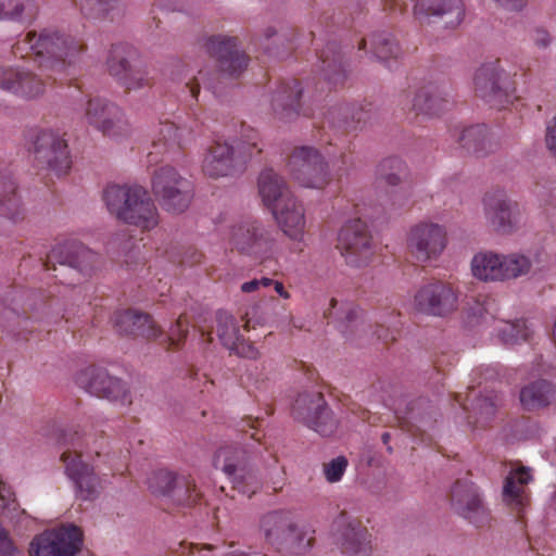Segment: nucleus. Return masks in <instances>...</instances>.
I'll return each instance as SVG.
<instances>
[{
    "mask_svg": "<svg viewBox=\"0 0 556 556\" xmlns=\"http://www.w3.org/2000/svg\"><path fill=\"white\" fill-rule=\"evenodd\" d=\"M293 417L323 437L332 435L338 422L321 393H302L292 406Z\"/></svg>",
    "mask_w": 556,
    "mask_h": 556,
    "instance_id": "dca6fc26",
    "label": "nucleus"
},
{
    "mask_svg": "<svg viewBox=\"0 0 556 556\" xmlns=\"http://www.w3.org/2000/svg\"><path fill=\"white\" fill-rule=\"evenodd\" d=\"M87 122L108 137L126 136L130 125L123 111L114 103L101 98L89 99L85 109Z\"/></svg>",
    "mask_w": 556,
    "mask_h": 556,
    "instance_id": "aec40b11",
    "label": "nucleus"
},
{
    "mask_svg": "<svg viewBox=\"0 0 556 556\" xmlns=\"http://www.w3.org/2000/svg\"><path fill=\"white\" fill-rule=\"evenodd\" d=\"M463 0H416L414 15L419 22L442 23L446 28H456L465 17Z\"/></svg>",
    "mask_w": 556,
    "mask_h": 556,
    "instance_id": "5701e85b",
    "label": "nucleus"
},
{
    "mask_svg": "<svg viewBox=\"0 0 556 556\" xmlns=\"http://www.w3.org/2000/svg\"><path fill=\"white\" fill-rule=\"evenodd\" d=\"M532 480L528 468L520 467L510 471L503 486V501L519 519L529 505L530 496L527 484Z\"/></svg>",
    "mask_w": 556,
    "mask_h": 556,
    "instance_id": "c85d7f7f",
    "label": "nucleus"
},
{
    "mask_svg": "<svg viewBox=\"0 0 556 556\" xmlns=\"http://www.w3.org/2000/svg\"><path fill=\"white\" fill-rule=\"evenodd\" d=\"M214 466L228 476L233 490L248 497L261 489V481L250 466V454L239 446L220 447L214 456Z\"/></svg>",
    "mask_w": 556,
    "mask_h": 556,
    "instance_id": "0eeeda50",
    "label": "nucleus"
},
{
    "mask_svg": "<svg viewBox=\"0 0 556 556\" xmlns=\"http://www.w3.org/2000/svg\"><path fill=\"white\" fill-rule=\"evenodd\" d=\"M320 61V72L323 79L328 85V89L343 86L346 78L342 64V56L336 42H329L325 50L318 54Z\"/></svg>",
    "mask_w": 556,
    "mask_h": 556,
    "instance_id": "f704fd0d",
    "label": "nucleus"
},
{
    "mask_svg": "<svg viewBox=\"0 0 556 556\" xmlns=\"http://www.w3.org/2000/svg\"><path fill=\"white\" fill-rule=\"evenodd\" d=\"M478 407L481 414L493 415L495 413L496 404L492 397L485 396L479 400Z\"/></svg>",
    "mask_w": 556,
    "mask_h": 556,
    "instance_id": "e2e57ef3",
    "label": "nucleus"
},
{
    "mask_svg": "<svg viewBox=\"0 0 556 556\" xmlns=\"http://www.w3.org/2000/svg\"><path fill=\"white\" fill-rule=\"evenodd\" d=\"M98 255L76 240H67L52 248L47 255L43 266L47 270H56L55 263L60 266L89 275L97 262Z\"/></svg>",
    "mask_w": 556,
    "mask_h": 556,
    "instance_id": "412c9836",
    "label": "nucleus"
},
{
    "mask_svg": "<svg viewBox=\"0 0 556 556\" xmlns=\"http://www.w3.org/2000/svg\"><path fill=\"white\" fill-rule=\"evenodd\" d=\"M414 307L426 315L447 316L458 307V290L448 281L430 280L416 291Z\"/></svg>",
    "mask_w": 556,
    "mask_h": 556,
    "instance_id": "4468645a",
    "label": "nucleus"
},
{
    "mask_svg": "<svg viewBox=\"0 0 556 556\" xmlns=\"http://www.w3.org/2000/svg\"><path fill=\"white\" fill-rule=\"evenodd\" d=\"M261 529L266 541L280 545L295 538L296 528L290 515L282 510L270 511L261 519Z\"/></svg>",
    "mask_w": 556,
    "mask_h": 556,
    "instance_id": "72a5a7b5",
    "label": "nucleus"
},
{
    "mask_svg": "<svg viewBox=\"0 0 556 556\" xmlns=\"http://www.w3.org/2000/svg\"><path fill=\"white\" fill-rule=\"evenodd\" d=\"M271 38H274L273 43L275 45H283L286 41L288 42V46L291 47L295 38V30L285 25H281L279 28L269 26L265 29L263 41L260 45L264 48L266 53L279 55V52L274 51V49L269 47V43H267Z\"/></svg>",
    "mask_w": 556,
    "mask_h": 556,
    "instance_id": "de8ad7c7",
    "label": "nucleus"
},
{
    "mask_svg": "<svg viewBox=\"0 0 556 556\" xmlns=\"http://www.w3.org/2000/svg\"><path fill=\"white\" fill-rule=\"evenodd\" d=\"M83 530L74 525L46 530L31 540L29 556H75L83 546Z\"/></svg>",
    "mask_w": 556,
    "mask_h": 556,
    "instance_id": "9d476101",
    "label": "nucleus"
},
{
    "mask_svg": "<svg viewBox=\"0 0 556 556\" xmlns=\"http://www.w3.org/2000/svg\"><path fill=\"white\" fill-rule=\"evenodd\" d=\"M496 329L497 336L504 344L526 342L531 336V330L523 319L515 321L501 320Z\"/></svg>",
    "mask_w": 556,
    "mask_h": 556,
    "instance_id": "79ce46f5",
    "label": "nucleus"
},
{
    "mask_svg": "<svg viewBox=\"0 0 556 556\" xmlns=\"http://www.w3.org/2000/svg\"><path fill=\"white\" fill-rule=\"evenodd\" d=\"M206 52L217 60L222 74L238 77L248 66V56L238 50L236 37L211 36L204 42Z\"/></svg>",
    "mask_w": 556,
    "mask_h": 556,
    "instance_id": "4be33fe9",
    "label": "nucleus"
},
{
    "mask_svg": "<svg viewBox=\"0 0 556 556\" xmlns=\"http://www.w3.org/2000/svg\"><path fill=\"white\" fill-rule=\"evenodd\" d=\"M325 315L338 323V329L346 338L366 331L367 325L363 317V311L353 302H339L337 299H331L330 307Z\"/></svg>",
    "mask_w": 556,
    "mask_h": 556,
    "instance_id": "7c9ffc66",
    "label": "nucleus"
},
{
    "mask_svg": "<svg viewBox=\"0 0 556 556\" xmlns=\"http://www.w3.org/2000/svg\"><path fill=\"white\" fill-rule=\"evenodd\" d=\"M409 255L420 264L435 261L447 245V232L443 225L419 222L410 227L406 239Z\"/></svg>",
    "mask_w": 556,
    "mask_h": 556,
    "instance_id": "1a4fd4ad",
    "label": "nucleus"
},
{
    "mask_svg": "<svg viewBox=\"0 0 556 556\" xmlns=\"http://www.w3.org/2000/svg\"><path fill=\"white\" fill-rule=\"evenodd\" d=\"M225 556H267L266 554H260V553H256V552H252V551H248V552H243V551H232L228 554H226Z\"/></svg>",
    "mask_w": 556,
    "mask_h": 556,
    "instance_id": "774afa93",
    "label": "nucleus"
},
{
    "mask_svg": "<svg viewBox=\"0 0 556 556\" xmlns=\"http://www.w3.org/2000/svg\"><path fill=\"white\" fill-rule=\"evenodd\" d=\"M503 75L504 71L501 68L500 61L496 60L482 64L476 71L473 78L477 96L500 110L506 109L516 99L515 88Z\"/></svg>",
    "mask_w": 556,
    "mask_h": 556,
    "instance_id": "f8f14e48",
    "label": "nucleus"
},
{
    "mask_svg": "<svg viewBox=\"0 0 556 556\" xmlns=\"http://www.w3.org/2000/svg\"><path fill=\"white\" fill-rule=\"evenodd\" d=\"M532 41L539 48H546L551 42V36L545 29L536 28L532 34Z\"/></svg>",
    "mask_w": 556,
    "mask_h": 556,
    "instance_id": "680f3d73",
    "label": "nucleus"
},
{
    "mask_svg": "<svg viewBox=\"0 0 556 556\" xmlns=\"http://www.w3.org/2000/svg\"><path fill=\"white\" fill-rule=\"evenodd\" d=\"M217 336L223 345L228 350L237 344V340L243 337L236 319L226 313L217 315Z\"/></svg>",
    "mask_w": 556,
    "mask_h": 556,
    "instance_id": "a18cd8bd",
    "label": "nucleus"
},
{
    "mask_svg": "<svg viewBox=\"0 0 556 556\" xmlns=\"http://www.w3.org/2000/svg\"><path fill=\"white\" fill-rule=\"evenodd\" d=\"M257 188L264 206L269 211L286 202L287 198L293 197L285 179L271 168L260 174Z\"/></svg>",
    "mask_w": 556,
    "mask_h": 556,
    "instance_id": "473e14b6",
    "label": "nucleus"
},
{
    "mask_svg": "<svg viewBox=\"0 0 556 556\" xmlns=\"http://www.w3.org/2000/svg\"><path fill=\"white\" fill-rule=\"evenodd\" d=\"M112 323L121 334L142 337L148 340H154L163 336L162 329L149 314L134 309L115 312Z\"/></svg>",
    "mask_w": 556,
    "mask_h": 556,
    "instance_id": "a878e982",
    "label": "nucleus"
},
{
    "mask_svg": "<svg viewBox=\"0 0 556 556\" xmlns=\"http://www.w3.org/2000/svg\"><path fill=\"white\" fill-rule=\"evenodd\" d=\"M287 168L290 176L302 187L324 189L331 181L328 163L312 147H296L290 154Z\"/></svg>",
    "mask_w": 556,
    "mask_h": 556,
    "instance_id": "6e6552de",
    "label": "nucleus"
},
{
    "mask_svg": "<svg viewBox=\"0 0 556 556\" xmlns=\"http://www.w3.org/2000/svg\"><path fill=\"white\" fill-rule=\"evenodd\" d=\"M419 425H412L408 427V432L416 438L419 439L421 442L426 441V428L429 426L428 420H425L424 418H420L418 420Z\"/></svg>",
    "mask_w": 556,
    "mask_h": 556,
    "instance_id": "052dcab7",
    "label": "nucleus"
},
{
    "mask_svg": "<svg viewBox=\"0 0 556 556\" xmlns=\"http://www.w3.org/2000/svg\"><path fill=\"white\" fill-rule=\"evenodd\" d=\"M199 75L200 77H197L193 81L186 84V88L189 90L192 99H197L200 91V79L202 78V72H199Z\"/></svg>",
    "mask_w": 556,
    "mask_h": 556,
    "instance_id": "69168bd1",
    "label": "nucleus"
},
{
    "mask_svg": "<svg viewBox=\"0 0 556 556\" xmlns=\"http://www.w3.org/2000/svg\"><path fill=\"white\" fill-rule=\"evenodd\" d=\"M185 127H178L172 122L161 123L156 137L153 139L154 151L148 153L149 163L156 162V154L185 144Z\"/></svg>",
    "mask_w": 556,
    "mask_h": 556,
    "instance_id": "e433bc0d",
    "label": "nucleus"
},
{
    "mask_svg": "<svg viewBox=\"0 0 556 556\" xmlns=\"http://www.w3.org/2000/svg\"><path fill=\"white\" fill-rule=\"evenodd\" d=\"M103 200L109 212L118 220L141 231H150L160 223L157 207L141 186H109L103 191Z\"/></svg>",
    "mask_w": 556,
    "mask_h": 556,
    "instance_id": "f03ea898",
    "label": "nucleus"
},
{
    "mask_svg": "<svg viewBox=\"0 0 556 556\" xmlns=\"http://www.w3.org/2000/svg\"><path fill=\"white\" fill-rule=\"evenodd\" d=\"M451 134L458 148L467 154L484 156L493 152L497 147L484 124L455 127Z\"/></svg>",
    "mask_w": 556,
    "mask_h": 556,
    "instance_id": "cd10ccee",
    "label": "nucleus"
},
{
    "mask_svg": "<svg viewBox=\"0 0 556 556\" xmlns=\"http://www.w3.org/2000/svg\"><path fill=\"white\" fill-rule=\"evenodd\" d=\"M138 51L128 43L112 45L106 61L110 74L116 77L127 90L150 85L148 73L138 65Z\"/></svg>",
    "mask_w": 556,
    "mask_h": 556,
    "instance_id": "2eb2a0df",
    "label": "nucleus"
},
{
    "mask_svg": "<svg viewBox=\"0 0 556 556\" xmlns=\"http://www.w3.org/2000/svg\"><path fill=\"white\" fill-rule=\"evenodd\" d=\"M0 216L14 223L23 220L25 208L17 192V184L9 168L0 169Z\"/></svg>",
    "mask_w": 556,
    "mask_h": 556,
    "instance_id": "2f4dec72",
    "label": "nucleus"
},
{
    "mask_svg": "<svg viewBox=\"0 0 556 556\" xmlns=\"http://www.w3.org/2000/svg\"><path fill=\"white\" fill-rule=\"evenodd\" d=\"M400 324V314L395 309H389L387 313L376 314V329L374 334L378 340L389 343L396 340L399 334L397 325Z\"/></svg>",
    "mask_w": 556,
    "mask_h": 556,
    "instance_id": "c03bdc74",
    "label": "nucleus"
},
{
    "mask_svg": "<svg viewBox=\"0 0 556 556\" xmlns=\"http://www.w3.org/2000/svg\"><path fill=\"white\" fill-rule=\"evenodd\" d=\"M412 190L409 187L400 186L391 191L384 202V208L389 213H399L410 206Z\"/></svg>",
    "mask_w": 556,
    "mask_h": 556,
    "instance_id": "8fccbe9b",
    "label": "nucleus"
},
{
    "mask_svg": "<svg viewBox=\"0 0 556 556\" xmlns=\"http://www.w3.org/2000/svg\"><path fill=\"white\" fill-rule=\"evenodd\" d=\"M64 451L61 462L65 473L74 482L76 495L83 501H93L100 495L102 480L96 473L93 466L81 459L85 451V439L77 431H64L59 439Z\"/></svg>",
    "mask_w": 556,
    "mask_h": 556,
    "instance_id": "7ed1b4c3",
    "label": "nucleus"
},
{
    "mask_svg": "<svg viewBox=\"0 0 556 556\" xmlns=\"http://www.w3.org/2000/svg\"><path fill=\"white\" fill-rule=\"evenodd\" d=\"M168 497L177 506L192 507L201 503L202 494L190 476L179 475Z\"/></svg>",
    "mask_w": 556,
    "mask_h": 556,
    "instance_id": "a19ab883",
    "label": "nucleus"
},
{
    "mask_svg": "<svg viewBox=\"0 0 556 556\" xmlns=\"http://www.w3.org/2000/svg\"><path fill=\"white\" fill-rule=\"evenodd\" d=\"M275 235L276 231L261 220L243 217L228 227L225 238L231 250L264 261L275 252Z\"/></svg>",
    "mask_w": 556,
    "mask_h": 556,
    "instance_id": "39448f33",
    "label": "nucleus"
},
{
    "mask_svg": "<svg viewBox=\"0 0 556 556\" xmlns=\"http://www.w3.org/2000/svg\"><path fill=\"white\" fill-rule=\"evenodd\" d=\"M349 462L344 456H338L324 464V475L328 482L334 483L342 479Z\"/></svg>",
    "mask_w": 556,
    "mask_h": 556,
    "instance_id": "864d4df0",
    "label": "nucleus"
},
{
    "mask_svg": "<svg viewBox=\"0 0 556 556\" xmlns=\"http://www.w3.org/2000/svg\"><path fill=\"white\" fill-rule=\"evenodd\" d=\"M151 189L160 206L173 214L185 212L193 198L191 182L170 165L154 170Z\"/></svg>",
    "mask_w": 556,
    "mask_h": 556,
    "instance_id": "423d86ee",
    "label": "nucleus"
},
{
    "mask_svg": "<svg viewBox=\"0 0 556 556\" xmlns=\"http://www.w3.org/2000/svg\"><path fill=\"white\" fill-rule=\"evenodd\" d=\"M399 103L407 114L435 116L447 110L452 94L447 85L428 83L418 89L403 92Z\"/></svg>",
    "mask_w": 556,
    "mask_h": 556,
    "instance_id": "9b49d317",
    "label": "nucleus"
},
{
    "mask_svg": "<svg viewBox=\"0 0 556 556\" xmlns=\"http://www.w3.org/2000/svg\"><path fill=\"white\" fill-rule=\"evenodd\" d=\"M177 478V475L165 469H160L153 472L148 479V485L153 493L169 496L173 486L176 484Z\"/></svg>",
    "mask_w": 556,
    "mask_h": 556,
    "instance_id": "09e8293b",
    "label": "nucleus"
},
{
    "mask_svg": "<svg viewBox=\"0 0 556 556\" xmlns=\"http://www.w3.org/2000/svg\"><path fill=\"white\" fill-rule=\"evenodd\" d=\"M488 222L502 233L511 232L518 225V208L501 190L488 192L483 198Z\"/></svg>",
    "mask_w": 556,
    "mask_h": 556,
    "instance_id": "393cba45",
    "label": "nucleus"
},
{
    "mask_svg": "<svg viewBox=\"0 0 556 556\" xmlns=\"http://www.w3.org/2000/svg\"><path fill=\"white\" fill-rule=\"evenodd\" d=\"M203 254L195 248H188L180 260L182 266H194L202 262Z\"/></svg>",
    "mask_w": 556,
    "mask_h": 556,
    "instance_id": "4d7b16f0",
    "label": "nucleus"
},
{
    "mask_svg": "<svg viewBox=\"0 0 556 556\" xmlns=\"http://www.w3.org/2000/svg\"><path fill=\"white\" fill-rule=\"evenodd\" d=\"M546 144L548 150L556 157V116L546 129Z\"/></svg>",
    "mask_w": 556,
    "mask_h": 556,
    "instance_id": "bf43d9fd",
    "label": "nucleus"
},
{
    "mask_svg": "<svg viewBox=\"0 0 556 556\" xmlns=\"http://www.w3.org/2000/svg\"><path fill=\"white\" fill-rule=\"evenodd\" d=\"M73 3L86 18L91 20H113L121 12L117 0H73Z\"/></svg>",
    "mask_w": 556,
    "mask_h": 556,
    "instance_id": "58836bf2",
    "label": "nucleus"
},
{
    "mask_svg": "<svg viewBox=\"0 0 556 556\" xmlns=\"http://www.w3.org/2000/svg\"><path fill=\"white\" fill-rule=\"evenodd\" d=\"M451 505L459 516L477 528L490 525V511L483 504L475 483L467 480L456 481L451 490Z\"/></svg>",
    "mask_w": 556,
    "mask_h": 556,
    "instance_id": "a211bd4d",
    "label": "nucleus"
},
{
    "mask_svg": "<svg viewBox=\"0 0 556 556\" xmlns=\"http://www.w3.org/2000/svg\"><path fill=\"white\" fill-rule=\"evenodd\" d=\"M555 396L553 386L546 380H538L520 391V402L525 409L534 410L551 404Z\"/></svg>",
    "mask_w": 556,
    "mask_h": 556,
    "instance_id": "4c0bfd02",
    "label": "nucleus"
},
{
    "mask_svg": "<svg viewBox=\"0 0 556 556\" xmlns=\"http://www.w3.org/2000/svg\"><path fill=\"white\" fill-rule=\"evenodd\" d=\"M229 350L241 357L250 359H256L260 356L258 350L243 337H240L239 340H237V344Z\"/></svg>",
    "mask_w": 556,
    "mask_h": 556,
    "instance_id": "5fc2aeb1",
    "label": "nucleus"
},
{
    "mask_svg": "<svg viewBox=\"0 0 556 556\" xmlns=\"http://www.w3.org/2000/svg\"><path fill=\"white\" fill-rule=\"evenodd\" d=\"M27 5L28 0H0V21L20 20Z\"/></svg>",
    "mask_w": 556,
    "mask_h": 556,
    "instance_id": "603ef678",
    "label": "nucleus"
},
{
    "mask_svg": "<svg viewBox=\"0 0 556 556\" xmlns=\"http://www.w3.org/2000/svg\"><path fill=\"white\" fill-rule=\"evenodd\" d=\"M407 176L406 164L397 156L383 159L377 166L376 178L390 187L401 186Z\"/></svg>",
    "mask_w": 556,
    "mask_h": 556,
    "instance_id": "ea45409f",
    "label": "nucleus"
},
{
    "mask_svg": "<svg viewBox=\"0 0 556 556\" xmlns=\"http://www.w3.org/2000/svg\"><path fill=\"white\" fill-rule=\"evenodd\" d=\"M501 7L510 10V11H520L526 5L528 0H494Z\"/></svg>",
    "mask_w": 556,
    "mask_h": 556,
    "instance_id": "0e129e2a",
    "label": "nucleus"
},
{
    "mask_svg": "<svg viewBox=\"0 0 556 556\" xmlns=\"http://www.w3.org/2000/svg\"><path fill=\"white\" fill-rule=\"evenodd\" d=\"M336 541L346 556H369L371 535L362 521L348 513H341L334 520Z\"/></svg>",
    "mask_w": 556,
    "mask_h": 556,
    "instance_id": "6ab92c4d",
    "label": "nucleus"
},
{
    "mask_svg": "<svg viewBox=\"0 0 556 556\" xmlns=\"http://www.w3.org/2000/svg\"><path fill=\"white\" fill-rule=\"evenodd\" d=\"M76 382L91 395L122 404L130 403L126 383L110 376L103 368L90 366L81 370L77 375Z\"/></svg>",
    "mask_w": 556,
    "mask_h": 556,
    "instance_id": "f3484780",
    "label": "nucleus"
},
{
    "mask_svg": "<svg viewBox=\"0 0 556 556\" xmlns=\"http://www.w3.org/2000/svg\"><path fill=\"white\" fill-rule=\"evenodd\" d=\"M282 232L292 241L302 242L305 233V210L294 195L270 211Z\"/></svg>",
    "mask_w": 556,
    "mask_h": 556,
    "instance_id": "bb28decb",
    "label": "nucleus"
},
{
    "mask_svg": "<svg viewBox=\"0 0 556 556\" xmlns=\"http://www.w3.org/2000/svg\"><path fill=\"white\" fill-rule=\"evenodd\" d=\"M85 49L84 41L71 34L46 28L40 33L28 31L12 47L15 58H34L41 74L22 67H0V88L24 99L42 96L47 86L56 80V75H66Z\"/></svg>",
    "mask_w": 556,
    "mask_h": 556,
    "instance_id": "f257e3e1",
    "label": "nucleus"
},
{
    "mask_svg": "<svg viewBox=\"0 0 556 556\" xmlns=\"http://www.w3.org/2000/svg\"><path fill=\"white\" fill-rule=\"evenodd\" d=\"M336 248L346 264L354 267L367 265L375 253L367 225L361 218L349 220L342 226Z\"/></svg>",
    "mask_w": 556,
    "mask_h": 556,
    "instance_id": "ddd939ff",
    "label": "nucleus"
},
{
    "mask_svg": "<svg viewBox=\"0 0 556 556\" xmlns=\"http://www.w3.org/2000/svg\"><path fill=\"white\" fill-rule=\"evenodd\" d=\"M275 288V291L283 299H289L290 298V293L285 289V286L282 282L280 281H274L273 280V283H271Z\"/></svg>",
    "mask_w": 556,
    "mask_h": 556,
    "instance_id": "338daca9",
    "label": "nucleus"
},
{
    "mask_svg": "<svg viewBox=\"0 0 556 556\" xmlns=\"http://www.w3.org/2000/svg\"><path fill=\"white\" fill-rule=\"evenodd\" d=\"M273 279L262 277L260 279H253L241 285V291L244 293H251L258 290L261 287L267 288L271 286Z\"/></svg>",
    "mask_w": 556,
    "mask_h": 556,
    "instance_id": "13d9d810",
    "label": "nucleus"
},
{
    "mask_svg": "<svg viewBox=\"0 0 556 556\" xmlns=\"http://www.w3.org/2000/svg\"><path fill=\"white\" fill-rule=\"evenodd\" d=\"M370 43L374 55L382 62L397 59L402 54L401 47L389 33L381 31L372 35Z\"/></svg>",
    "mask_w": 556,
    "mask_h": 556,
    "instance_id": "37998d69",
    "label": "nucleus"
},
{
    "mask_svg": "<svg viewBox=\"0 0 556 556\" xmlns=\"http://www.w3.org/2000/svg\"><path fill=\"white\" fill-rule=\"evenodd\" d=\"M531 266L532 263L526 255L519 253L502 255L504 280L516 279L527 275L530 271Z\"/></svg>",
    "mask_w": 556,
    "mask_h": 556,
    "instance_id": "49530a36",
    "label": "nucleus"
},
{
    "mask_svg": "<svg viewBox=\"0 0 556 556\" xmlns=\"http://www.w3.org/2000/svg\"><path fill=\"white\" fill-rule=\"evenodd\" d=\"M472 275L483 281H504L502 255L493 252L477 253L471 261Z\"/></svg>",
    "mask_w": 556,
    "mask_h": 556,
    "instance_id": "c9c22d12",
    "label": "nucleus"
},
{
    "mask_svg": "<svg viewBox=\"0 0 556 556\" xmlns=\"http://www.w3.org/2000/svg\"><path fill=\"white\" fill-rule=\"evenodd\" d=\"M301 94L302 89L298 80L282 83L271 98L274 114L282 121H291L300 114L308 116L311 114L308 109L301 106Z\"/></svg>",
    "mask_w": 556,
    "mask_h": 556,
    "instance_id": "c756f323",
    "label": "nucleus"
},
{
    "mask_svg": "<svg viewBox=\"0 0 556 556\" xmlns=\"http://www.w3.org/2000/svg\"><path fill=\"white\" fill-rule=\"evenodd\" d=\"M35 152L37 160L46 163L58 176L66 174L71 168L67 143L52 130H42L38 134Z\"/></svg>",
    "mask_w": 556,
    "mask_h": 556,
    "instance_id": "b1692460",
    "label": "nucleus"
},
{
    "mask_svg": "<svg viewBox=\"0 0 556 556\" xmlns=\"http://www.w3.org/2000/svg\"><path fill=\"white\" fill-rule=\"evenodd\" d=\"M187 333L188 319L185 314H181L176 320V324L170 327L168 334L164 338L166 349H178Z\"/></svg>",
    "mask_w": 556,
    "mask_h": 556,
    "instance_id": "3c124183",
    "label": "nucleus"
},
{
    "mask_svg": "<svg viewBox=\"0 0 556 556\" xmlns=\"http://www.w3.org/2000/svg\"><path fill=\"white\" fill-rule=\"evenodd\" d=\"M261 152L257 131L241 125V138L237 147L216 140L204 157L203 172L212 178L232 175L237 166H242L248 159Z\"/></svg>",
    "mask_w": 556,
    "mask_h": 556,
    "instance_id": "20e7f679",
    "label": "nucleus"
},
{
    "mask_svg": "<svg viewBox=\"0 0 556 556\" xmlns=\"http://www.w3.org/2000/svg\"><path fill=\"white\" fill-rule=\"evenodd\" d=\"M494 301L491 299H486L483 301V303L477 302L476 307H471V315L476 316L478 319H481L482 323H488L489 316L490 318H493V316L490 314V311L494 306Z\"/></svg>",
    "mask_w": 556,
    "mask_h": 556,
    "instance_id": "6e6d98bb",
    "label": "nucleus"
}]
</instances>
